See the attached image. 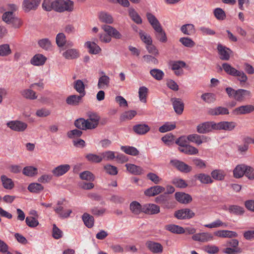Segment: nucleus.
I'll list each match as a JSON object with an SVG mask.
<instances>
[{
  "label": "nucleus",
  "instance_id": "15",
  "mask_svg": "<svg viewBox=\"0 0 254 254\" xmlns=\"http://www.w3.org/2000/svg\"><path fill=\"white\" fill-rule=\"evenodd\" d=\"M236 126L237 124L234 122L222 121L216 123V130L231 131Z\"/></svg>",
  "mask_w": 254,
  "mask_h": 254
},
{
  "label": "nucleus",
  "instance_id": "9",
  "mask_svg": "<svg viewBox=\"0 0 254 254\" xmlns=\"http://www.w3.org/2000/svg\"><path fill=\"white\" fill-rule=\"evenodd\" d=\"M41 0H23V9L25 12L36 10L39 6Z\"/></svg>",
  "mask_w": 254,
  "mask_h": 254
},
{
  "label": "nucleus",
  "instance_id": "47",
  "mask_svg": "<svg viewBox=\"0 0 254 254\" xmlns=\"http://www.w3.org/2000/svg\"><path fill=\"white\" fill-rule=\"evenodd\" d=\"M228 210L229 212L233 214L236 215H241L244 213L245 210L243 207L237 205H230Z\"/></svg>",
  "mask_w": 254,
  "mask_h": 254
},
{
  "label": "nucleus",
  "instance_id": "32",
  "mask_svg": "<svg viewBox=\"0 0 254 254\" xmlns=\"http://www.w3.org/2000/svg\"><path fill=\"white\" fill-rule=\"evenodd\" d=\"M75 126L79 129L87 130L91 129L89 126V122L83 118H79L74 122Z\"/></svg>",
  "mask_w": 254,
  "mask_h": 254
},
{
  "label": "nucleus",
  "instance_id": "34",
  "mask_svg": "<svg viewBox=\"0 0 254 254\" xmlns=\"http://www.w3.org/2000/svg\"><path fill=\"white\" fill-rule=\"evenodd\" d=\"M165 229L173 233L181 234L185 233L183 227L175 224H168L165 226Z\"/></svg>",
  "mask_w": 254,
  "mask_h": 254
},
{
  "label": "nucleus",
  "instance_id": "52",
  "mask_svg": "<svg viewBox=\"0 0 254 254\" xmlns=\"http://www.w3.org/2000/svg\"><path fill=\"white\" fill-rule=\"evenodd\" d=\"M121 148L126 154L132 156H137L139 154V151L134 147L122 146Z\"/></svg>",
  "mask_w": 254,
  "mask_h": 254
},
{
  "label": "nucleus",
  "instance_id": "50",
  "mask_svg": "<svg viewBox=\"0 0 254 254\" xmlns=\"http://www.w3.org/2000/svg\"><path fill=\"white\" fill-rule=\"evenodd\" d=\"M175 123L166 122L163 125L159 127V131L161 133H164L172 130L176 128Z\"/></svg>",
  "mask_w": 254,
  "mask_h": 254
},
{
  "label": "nucleus",
  "instance_id": "10",
  "mask_svg": "<svg viewBox=\"0 0 254 254\" xmlns=\"http://www.w3.org/2000/svg\"><path fill=\"white\" fill-rule=\"evenodd\" d=\"M254 111V106L250 104L242 105L236 108L233 113L235 115H241L251 113Z\"/></svg>",
  "mask_w": 254,
  "mask_h": 254
},
{
  "label": "nucleus",
  "instance_id": "63",
  "mask_svg": "<svg viewBox=\"0 0 254 254\" xmlns=\"http://www.w3.org/2000/svg\"><path fill=\"white\" fill-rule=\"evenodd\" d=\"M162 141L167 145H171L174 142L175 136L172 133H168L161 138Z\"/></svg>",
  "mask_w": 254,
  "mask_h": 254
},
{
  "label": "nucleus",
  "instance_id": "48",
  "mask_svg": "<svg viewBox=\"0 0 254 254\" xmlns=\"http://www.w3.org/2000/svg\"><path fill=\"white\" fill-rule=\"evenodd\" d=\"M82 220L84 224L89 228H92L94 225V217L87 213H85L82 215Z\"/></svg>",
  "mask_w": 254,
  "mask_h": 254
},
{
  "label": "nucleus",
  "instance_id": "25",
  "mask_svg": "<svg viewBox=\"0 0 254 254\" xmlns=\"http://www.w3.org/2000/svg\"><path fill=\"white\" fill-rule=\"evenodd\" d=\"M208 114L211 116L224 115H228L229 112L227 108L219 106L209 109L208 111Z\"/></svg>",
  "mask_w": 254,
  "mask_h": 254
},
{
  "label": "nucleus",
  "instance_id": "21",
  "mask_svg": "<svg viewBox=\"0 0 254 254\" xmlns=\"http://www.w3.org/2000/svg\"><path fill=\"white\" fill-rule=\"evenodd\" d=\"M88 118L87 121L89 122V126L91 129L95 128L99 124L100 117L95 113L89 112L87 114Z\"/></svg>",
  "mask_w": 254,
  "mask_h": 254
},
{
  "label": "nucleus",
  "instance_id": "5",
  "mask_svg": "<svg viewBox=\"0 0 254 254\" xmlns=\"http://www.w3.org/2000/svg\"><path fill=\"white\" fill-rule=\"evenodd\" d=\"M212 130H216V123L214 122H204L199 124L196 127L197 132L201 134L207 133Z\"/></svg>",
  "mask_w": 254,
  "mask_h": 254
},
{
  "label": "nucleus",
  "instance_id": "58",
  "mask_svg": "<svg viewBox=\"0 0 254 254\" xmlns=\"http://www.w3.org/2000/svg\"><path fill=\"white\" fill-rule=\"evenodd\" d=\"M202 250L209 254H216L218 253L219 248L215 245H208L202 247Z\"/></svg>",
  "mask_w": 254,
  "mask_h": 254
},
{
  "label": "nucleus",
  "instance_id": "35",
  "mask_svg": "<svg viewBox=\"0 0 254 254\" xmlns=\"http://www.w3.org/2000/svg\"><path fill=\"white\" fill-rule=\"evenodd\" d=\"M98 17L101 22L107 24H112L114 21L112 16L106 11H101L99 12Z\"/></svg>",
  "mask_w": 254,
  "mask_h": 254
},
{
  "label": "nucleus",
  "instance_id": "2",
  "mask_svg": "<svg viewBox=\"0 0 254 254\" xmlns=\"http://www.w3.org/2000/svg\"><path fill=\"white\" fill-rule=\"evenodd\" d=\"M53 4V10L59 12L72 11L73 9V2L70 0H55Z\"/></svg>",
  "mask_w": 254,
  "mask_h": 254
},
{
  "label": "nucleus",
  "instance_id": "28",
  "mask_svg": "<svg viewBox=\"0 0 254 254\" xmlns=\"http://www.w3.org/2000/svg\"><path fill=\"white\" fill-rule=\"evenodd\" d=\"M150 127L145 124H137L133 127V130L137 134L144 135L150 130Z\"/></svg>",
  "mask_w": 254,
  "mask_h": 254
},
{
  "label": "nucleus",
  "instance_id": "45",
  "mask_svg": "<svg viewBox=\"0 0 254 254\" xmlns=\"http://www.w3.org/2000/svg\"><path fill=\"white\" fill-rule=\"evenodd\" d=\"M38 44L40 48L46 51H51L52 49L51 42L48 38H44L39 40Z\"/></svg>",
  "mask_w": 254,
  "mask_h": 254
},
{
  "label": "nucleus",
  "instance_id": "3",
  "mask_svg": "<svg viewBox=\"0 0 254 254\" xmlns=\"http://www.w3.org/2000/svg\"><path fill=\"white\" fill-rule=\"evenodd\" d=\"M2 19L6 23L11 24L14 28H19L22 24L21 20L16 17L12 11L5 12L2 15Z\"/></svg>",
  "mask_w": 254,
  "mask_h": 254
},
{
  "label": "nucleus",
  "instance_id": "61",
  "mask_svg": "<svg viewBox=\"0 0 254 254\" xmlns=\"http://www.w3.org/2000/svg\"><path fill=\"white\" fill-rule=\"evenodd\" d=\"M56 42L58 47H64L66 43V37L65 35L63 33L58 34L56 36Z\"/></svg>",
  "mask_w": 254,
  "mask_h": 254
},
{
  "label": "nucleus",
  "instance_id": "40",
  "mask_svg": "<svg viewBox=\"0 0 254 254\" xmlns=\"http://www.w3.org/2000/svg\"><path fill=\"white\" fill-rule=\"evenodd\" d=\"M32 88L26 89L21 91V95L25 98L29 100H35L37 98L36 92L31 89Z\"/></svg>",
  "mask_w": 254,
  "mask_h": 254
},
{
  "label": "nucleus",
  "instance_id": "49",
  "mask_svg": "<svg viewBox=\"0 0 254 254\" xmlns=\"http://www.w3.org/2000/svg\"><path fill=\"white\" fill-rule=\"evenodd\" d=\"M211 175L212 178L214 180L222 181L224 179L226 174L224 171L216 169L211 172Z\"/></svg>",
  "mask_w": 254,
  "mask_h": 254
},
{
  "label": "nucleus",
  "instance_id": "31",
  "mask_svg": "<svg viewBox=\"0 0 254 254\" xmlns=\"http://www.w3.org/2000/svg\"><path fill=\"white\" fill-rule=\"evenodd\" d=\"M54 210L59 216L62 218H68L72 213V210L64 209V207L63 206L55 207Z\"/></svg>",
  "mask_w": 254,
  "mask_h": 254
},
{
  "label": "nucleus",
  "instance_id": "8",
  "mask_svg": "<svg viewBox=\"0 0 254 254\" xmlns=\"http://www.w3.org/2000/svg\"><path fill=\"white\" fill-rule=\"evenodd\" d=\"M170 163L181 172L187 173L190 172L192 170L191 166L178 160H172Z\"/></svg>",
  "mask_w": 254,
  "mask_h": 254
},
{
  "label": "nucleus",
  "instance_id": "23",
  "mask_svg": "<svg viewBox=\"0 0 254 254\" xmlns=\"http://www.w3.org/2000/svg\"><path fill=\"white\" fill-rule=\"evenodd\" d=\"M63 56L66 60H74L78 58L80 53L76 49H68L63 53Z\"/></svg>",
  "mask_w": 254,
  "mask_h": 254
},
{
  "label": "nucleus",
  "instance_id": "55",
  "mask_svg": "<svg viewBox=\"0 0 254 254\" xmlns=\"http://www.w3.org/2000/svg\"><path fill=\"white\" fill-rule=\"evenodd\" d=\"M23 174L28 177H32L38 173L37 169L32 166H27L23 168Z\"/></svg>",
  "mask_w": 254,
  "mask_h": 254
},
{
  "label": "nucleus",
  "instance_id": "26",
  "mask_svg": "<svg viewBox=\"0 0 254 254\" xmlns=\"http://www.w3.org/2000/svg\"><path fill=\"white\" fill-rule=\"evenodd\" d=\"M46 60V57L43 55L37 54L32 58L30 60V63L35 66H40L44 64Z\"/></svg>",
  "mask_w": 254,
  "mask_h": 254
},
{
  "label": "nucleus",
  "instance_id": "7",
  "mask_svg": "<svg viewBox=\"0 0 254 254\" xmlns=\"http://www.w3.org/2000/svg\"><path fill=\"white\" fill-rule=\"evenodd\" d=\"M187 139L190 142L195 143L197 145H199L202 143L210 141V138L205 135H200L194 133L188 135Z\"/></svg>",
  "mask_w": 254,
  "mask_h": 254
},
{
  "label": "nucleus",
  "instance_id": "27",
  "mask_svg": "<svg viewBox=\"0 0 254 254\" xmlns=\"http://www.w3.org/2000/svg\"><path fill=\"white\" fill-rule=\"evenodd\" d=\"M84 96L81 95H71L68 96L66 99V103L69 105L75 106H78L82 102V98Z\"/></svg>",
  "mask_w": 254,
  "mask_h": 254
},
{
  "label": "nucleus",
  "instance_id": "1",
  "mask_svg": "<svg viewBox=\"0 0 254 254\" xmlns=\"http://www.w3.org/2000/svg\"><path fill=\"white\" fill-rule=\"evenodd\" d=\"M146 15L149 23L154 30L156 39L161 42H166L167 38L158 20L150 12H147Z\"/></svg>",
  "mask_w": 254,
  "mask_h": 254
},
{
  "label": "nucleus",
  "instance_id": "60",
  "mask_svg": "<svg viewBox=\"0 0 254 254\" xmlns=\"http://www.w3.org/2000/svg\"><path fill=\"white\" fill-rule=\"evenodd\" d=\"M102 160H113L116 158L115 152L112 151H106L101 153Z\"/></svg>",
  "mask_w": 254,
  "mask_h": 254
},
{
  "label": "nucleus",
  "instance_id": "30",
  "mask_svg": "<svg viewBox=\"0 0 254 254\" xmlns=\"http://www.w3.org/2000/svg\"><path fill=\"white\" fill-rule=\"evenodd\" d=\"M126 167L127 170L131 174L134 175H141L143 173V169L142 167L133 164H127Z\"/></svg>",
  "mask_w": 254,
  "mask_h": 254
},
{
  "label": "nucleus",
  "instance_id": "56",
  "mask_svg": "<svg viewBox=\"0 0 254 254\" xmlns=\"http://www.w3.org/2000/svg\"><path fill=\"white\" fill-rule=\"evenodd\" d=\"M150 74L154 78L157 80L162 79L164 75V73L162 70L157 68L151 69L150 71Z\"/></svg>",
  "mask_w": 254,
  "mask_h": 254
},
{
  "label": "nucleus",
  "instance_id": "13",
  "mask_svg": "<svg viewBox=\"0 0 254 254\" xmlns=\"http://www.w3.org/2000/svg\"><path fill=\"white\" fill-rule=\"evenodd\" d=\"M142 212L149 215H154L160 212V207L153 203H146L143 205Z\"/></svg>",
  "mask_w": 254,
  "mask_h": 254
},
{
  "label": "nucleus",
  "instance_id": "44",
  "mask_svg": "<svg viewBox=\"0 0 254 254\" xmlns=\"http://www.w3.org/2000/svg\"><path fill=\"white\" fill-rule=\"evenodd\" d=\"M220 69H224L226 73L232 76H235L238 70L228 63H223Z\"/></svg>",
  "mask_w": 254,
  "mask_h": 254
},
{
  "label": "nucleus",
  "instance_id": "57",
  "mask_svg": "<svg viewBox=\"0 0 254 254\" xmlns=\"http://www.w3.org/2000/svg\"><path fill=\"white\" fill-rule=\"evenodd\" d=\"M11 53V50L10 46L7 44H2L0 45V56L6 57Z\"/></svg>",
  "mask_w": 254,
  "mask_h": 254
},
{
  "label": "nucleus",
  "instance_id": "54",
  "mask_svg": "<svg viewBox=\"0 0 254 254\" xmlns=\"http://www.w3.org/2000/svg\"><path fill=\"white\" fill-rule=\"evenodd\" d=\"M80 178L82 180L93 182L95 180V176L92 173L88 171H85L79 174Z\"/></svg>",
  "mask_w": 254,
  "mask_h": 254
},
{
  "label": "nucleus",
  "instance_id": "29",
  "mask_svg": "<svg viewBox=\"0 0 254 254\" xmlns=\"http://www.w3.org/2000/svg\"><path fill=\"white\" fill-rule=\"evenodd\" d=\"M178 150L181 152L189 155H196L198 153V150L196 147L189 144L183 147H178Z\"/></svg>",
  "mask_w": 254,
  "mask_h": 254
},
{
  "label": "nucleus",
  "instance_id": "14",
  "mask_svg": "<svg viewBox=\"0 0 254 254\" xmlns=\"http://www.w3.org/2000/svg\"><path fill=\"white\" fill-rule=\"evenodd\" d=\"M145 245L150 252L154 254H161L163 250L162 245L159 243L148 241L146 242Z\"/></svg>",
  "mask_w": 254,
  "mask_h": 254
},
{
  "label": "nucleus",
  "instance_id": "38",
  "mask_svg": "<svg viewBox=\"0 0 254 254\" xmlns=\"http://www.w3.org/2000/svg\"><path fill=\"white\" fill-rule=\"evenodd\" d=\"M128 14L132 21L137 24L142 23V19L138 13L133 7H129L128 9Z\"/></svg>",
  "mask_w": 254,
  "mask_h": 254
},
{
  "label": "nucleus",
  "instance_id": "19",
  "mask_svg": "<svg viewBox=\"0 0 254 254\" xmlns=\"http://www.w3.org/2000/svg\"><path fill=\"white\" fill-rule=\"evenodd\" d=\"M101 73L102 75L98 79L97 87L99 89H106L110 85V78L108 76L105 75L104 71H102Z\"/></svg>",
  "mask_w": 254,
  "mask_h": 254
},
{
  "label": "nucleus",
  "instance_id": "6",
  "mask_svg": "<svg viewBox=\"0 0 254 254\" xmlns=\"http://www.w3.org/2000/svg\"><path fill=\"white\" fill-rule=\"evenodd\" d=\"M6 126L11 129L18 132L24 131L27 127V125L19 121H12L6 123Z\"/></svg>",
  "mask_w": 254,
  "mask_h": 254
},
{
  "label": "nucleus",
  "instance_id": "42",
  "mask_svg": "<svg viewBox=\"0 0 254 254\" xmlns=\"http://www.w3.org/2000/svg\"><path fill=\"white\" fill-rule=\"evenodd\" d=\"M183 33L186 35H191L195 33V27L192 24H186L182 25L180 29Z\"/></svg>",
  "mask_w": 254,
  "mask_h": 254
},
{
  "label": "nucleus",
  "instance_id": "24",
  "mask_svg": "<svg viewBox=\"0 0 254 254\" xmlns=\"http://www.w3.org/2000/svg\"><path fill=\"white\" fill-rule=\"evenodd\" d=\"M70 168V167L68 164L61 165L54 168L52 172L55 176L60 177L65 174Z\"/></svg>",
  "mask_w": 254,
  "mask_h": 254
},
{
  "label": "nucleus",
  "instance_id": "39",
  "mask_svg": "<svg viewBox=\"0 0 254 254\" xmlns=\"http://www.w3.org/2000/svg\"><path fill=\"white\" fill-rule=\"evenodd\" d=\"M247 166L245 165H238L233 171L234 176L236 178H240L245 175Z\"/></svg>",
  "mask_w": 254,
  "mask_h": 254
},
{
  "label": "nucleus",
  "instance_id": "20",
  "mask_svg": "<svg viewBox=\"0 0 254 254\" xmlns=\"http://www.w3.org/2000/svg\"><path fill=\"white\" fill-rule=\"evenodd\" d=\"M102 29L111 37L117 39H120L122 37V34L115 28L107 25L102 26Z\"/></svg>",
  "mask_w": 254,
  "mask_h": 254
},
{
  "label": "nucleus",
  "instance_id": "17",
  "mask_svg": "<svg viewBox=\"0 0 254 254\" xmlns=\"http://www.w3.org/2000/svg\"><path fill=\"white\" fill-rule=\"evenodd\" d=\"M175 196L176 199L182 204H188L192 201L190 195L183 192H176Z\"/></svg>",
  "mask_w": 254,
  "mask_h": 254
},
{
  "label": "nucleus",
  "instance_id": "11",
  "mask_svg": "<svg viewBox=\"0 0 254 254\" xmlns=\"http://www.w3.org/2000/svg\"><path fill=\"white\" fill-rule=\"evenodd\" d=\"M192 239L195 241L206 243L212 241L213 239V236L210 233L203 232L195 234L192 236Z\"/></svg>",
  "mask_w": 254,
  "mask_h": 254
},
{
  "label": "nucleus",
  "instance_id": "18",
  "mask_svg": "<svg viewBox=\"0 0 254 254\" xmlns=\"http://www.w3.org/2000/svg\"><path fill=\"white\" fill-rule=\"evenodd\" d=\"M171 100L175 112L178 115H181L184 109V104L182 100L177 98H172Z\"/></svg>",
  "mask_w": 254,
  "mask_h": 254
},
{
  "label": "nucleus",
  "instance_id": "36",
  "mask_svg": "<svg viewBox=\"0 0 254 254\" xmlns=\"http://www.w3.org/2000/svg\"><path fill=\"white\" fill-rule=\"evenodd\" d=\"M73 88L80 95L83 96L85 95V85L81 80L78 79L75 81L73 82Z\"/></svg>",
  "mask_w": 254,
  "mask_h": 254
},
{
  "label": "nucleus",
  "instance_id": "16",
  "mask_svg": "<svg viewBox=\"0 0 254 254\" xmlns=\"http://www.w3.org/2000/svg\"><path fill=\"white\" fill-rule=\"evenodd\" d=\"M252 96L251 92L247 90L239 89L236 90L235 99L238 102H243Z\"/></svg>",
  "mask_w": 254,
  "mask_h": 254
},
{
  "label": "nucleus",
  "instance_id": "53",
  "mask_svg": "<svg viewBox=\"0 0 254 254\" xmlns=\"http://www.w3.org/2000/svg\"><path fill=\"white\" fill-rule=\"evenodd\" d=\"M44 189L43 186L37 183H31L28 187V190L33 193H39Z\"/></svg>",
  "mask_w": 254,
  "mask_h": 254
},
{
  "label": "nucleus",
  "instance_id": "37",
  "mask_svg": "<svg viewBox=\"0 0 254 254\" xmlns=\"http://www.w3.org/2000/svg\"><path fill=\"white\" fill-rule=\"evenodd\" d=\"M0 180L3 187L7 190H11L14 187V184L12 180L5 175H1Z\"/></svg>",
  "mask_w": 254,
  "mask_h": 254
},
{
  "label": "nucleus",
  "instance_id": "62",
  "mask_svg": "<svg viewBox=\"0 0 254 254\" xmlns=\"http://www.w3.org/2000/svg\"><path fill=\"white\" fill-rule=\"evenodd\" d=\"M148 92V89L145 86L140 87L139 89L138 94L139 100L143 103L146 102V97Z\"/></svg>",
  "mask_w": 254,
  "mask_h": 254
},
{
  "label": "nucleus",
  "instance_id": "41",
  "mask_svg": "<svg viewBox=\"0 0 254 254\" xmlns=\"http://www.w3.org/2000/svg\"><path fill=\"white\" fill-rule=\"evenodd\" d=\"M194 178L199 180L201 183L204 184H211L213 182L211 177L206 174L200 173L194 176Z\"/></svg>",
  "mask_w": 254,
  "mask_h": 254
},
{
  "label": "nucleus",
  "instance_id": "64",
  "mask_svg": "<svg viewBox=\"0 0 254 254\" xmlns=\"http://www.w3.org/2000/svg\"><path fill=\"white\" fill-rule=\"evenodd\" d=\"M213 13L216 18L219 20H223L226 17L225 11L221 8H215Z\"/></svg>",
  "mask_w": 254,
  "mask_h": 254
},
{
  "label": "nucleus",
  "instance_id": "12",
  "mask_svg": "<svg viewBox=\"0 0 254 254\" xmlns=\"http://www.w3.org/2000/svg\"><path fill=\"white\" fill-rule=\"evenodd\" d=\"M217 50L221 60L228 61L230 59L232 51L229 48L219 44L217 46Z\"/></svg>",
  "mask_w": 254,
  "mask_h": 254
},
{
  "label": "nucleus",
  "instance_id": "59",
  "mask_svg": "<svg viewBox=\"0 0 254 254\" xmlns=\"http://www.w3.org/2000/svg\"><path fill=\"white\" fill-rule=\"evenodd\" d=\"M201 98L208 104L212 103L216 100L215 95L211 93H205L202 94Z\"/></svg>",
  "mask_w": 254,
  "mask_h": 254
},
{
  "label": "nucleus",
  "instance_id": "4",
  "mask_svg": "<svg viewBox=\"0 0 254 254\" xmlns=\"http://www.w3.org/2000/svg\"><path fill=\"white\" fill-rule=\"evenodd\" d=\"M174 215L178 220H186L193 218L195 213L190 209L185 208L176 211Z\"/></svg>",
  "mask_w": 254,
  "mask_h": 254
},
{
  "label": "nucleus",
  "instance_id": "46",
  "mask_svg": "<svg viewBox=\"0 0 254 254\" xmlns=\"http://www.w3.org/2000/svg\"><path fill=\"white\" fill-rule=\"evenodd\" d=\"M85 46L89 49V53L92 54H97L101 50L100 47L94 42H86Z\"/></svg>",
  "mask_w": 254,
  "mask_h": 254
},
{
  "label": "nucleus",
  "instance_id": "43",
  "mask_svg": "<svg viewBox=\"0 0 254 254\" xmlns=\"http://www.w3.org/2000/svg\"><path fill=\"white\" fill-rule=\"evenodd\" d=\"M130 210L132 213L137 215L140 212H142L143 205H141L138 202L133 201L131 202L129 205Z\"/></svg>",
  "mask_w": 254,
  "mask_h": 254
},
{
  "label": "nucleus",
  "instance_id": "51",
  "mask_svg": "<svg viewBox=\"0 0 254 254\" xmlns=\"http://www.w3.org/2000/svg\"><path fill=\"white\" fill-rule=\"evenodd\" d=\"M85 158L88 161L93 163H99L102 161L101 153L99 155L89 153L85 156Z\"/></svg>",
  "mask_w": 254,
  "mask_h": 254
},
{
  "label": "nucleus",
  "instance_id": "22",
  "mask_svg": "<svg viewBox=\"0 0 254 254\" xmlns=\"http://www.w3.org/2000/svg\"><path fill=\"white\" fill-rule=\"evenodd\" d=\"M165 190V188L160 186L151 187L144 191V194L147 196L156 195Z\"/></svg>",
  "mask_w": 254,
  "mask_h": 254
},
{
  "label": "nucleus",
  "instance_id": "33",
  "mask_svg": "<svg viewBox=\"0 0 254 254\" xmlns=\"http://www.w3.org/2000/svg\"><path fill=\"white\" fill-rule=\"evenodd\" d=\"M215 236L222 238H235L237 237L238 234L234 231L229 230H219L214 233Z\"/></svg>",
  "mask_w": 254,
  "mask_h": 254
}]
</instances>
